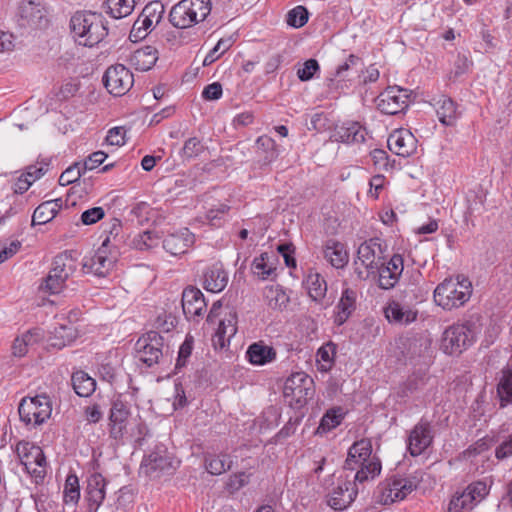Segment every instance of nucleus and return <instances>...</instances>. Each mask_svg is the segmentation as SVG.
I'll use <instances>...</instances> for the list:
<instances>
[{"label": "nucleus", "instance_id": "ddd939ff", "mask_svg": "<svg viewBox=\"0 0 512 512\" xmlns=\"http://www.w3.org/2000/svg\"><path fill=\"white\" fill-rule=\"evenodd\" d=\"M416 488L415 482L410 478L393 476L380 486V502L392 504L395 501L403 500Z\"/></svg>", "mask_w": 512, "mask_h": 512}, {"label": "nucleus", "instance_id": "7ed1b4c3", "mask_svg": "<svg viewBox=\"0 0 512 512\" xmlns=\"http://www.w3.org/2000/svg\"><path fill=\"white\" fill-rule=\"evenodd\" d=\"M480 316L473 315L463 323L448 327L442 338V348L446 354H460L473 344L480 333Z\"/></svg>", "mask_w": 512, "mask_h": 512}, {"label": "nucleus", "instance_id": "69168bd1", "mask_svg": "<svg viewBox=\"0 0 512 512\" xmlns=\"http://www.w3.org/2000/svg\"><path fill=\"white\" fill-rule=\"evenodd\" d=\"M79 89V85L76 81L70 80L61 85L58 92L56 93V97L59 100H67L70 97H73Z\"/></svg>", "mask_w": 512, "mask_h": 512}, {"label": "nucleus", "instance_id": "3c124183", "mask_svg": "<svg viewBox=\"0 0 512 512\" xmlns=\"http://www.w3.org/2000/svg\"><path fill=\"white\" fill-rule=\"evenodd\" d=\"M153 25L139 15L138 19L134 22L129 34V38L133 42L144 39Z\"/></svg>", "mask_w": 512, "mask_h": 512}, {"label": "nucleus", "instance_id": "680f3d73", "mask_svg": "<svg viewBox=\"0 0 512 512\" xmlns=\"http://www.w3.org/2000/svg\"><path fill=\"white\" fill-rule=\"evenodd\" d=\"M104 216L105 211L102 207H93L82 213L81 222L84 225H92L101 220Z\"/></svg>", "mask_w": 512, "mask_h": 512}, {"label": "nucleus", "instance_id": "393cba45", "mask_svg": "<svg viewBox=\"0 0 512 512\" xmlns=\"http://www.w3.org/2000/svg\"><path fill=\"white\" fill-rule=\"evenodd\" d=\"M385 317L390 323L408 325L417 319L418 311L409 305L391 301L384 309Z\"/></svg>", "mask_w": 512, "mask_h": 512}, {"label": "nucleus", "instance_id": "052dcab7", "mask_svg": "<svg viewBox=\"0 0 512 512\" xmlns=\"http://www.w3.org/2000/svg\"><path fill=\"white\" fill-rule=\"evenodd\" d=\"M380 269L382 270H388L390 272L391 276H394L395 278H399V276L403 272V258L399 254H395L391 257L389 262L386 266L384 264L380 266Z\"/></svg>", "mask_w": 512, "mask_h": 512}, {"label": "nucleus", "instance_id": "f257e3e1", "mask_svg": "<svg viewBox=\"0 0 512 512\" xmlns=\"http://www.w3.org/2000/svg\"><path fill=\"white\" fill-rule=\"evenodd\" d=\"M344 469L357 470L354 480L363 483L374 479L381 472V462L372 456V445L367 439L355 442L348 450Z\"/></svg>", "mask_w": 512, "mask_h": 512}, {"label": "nucleus", "instance_id": "0eeeda50", "mask_svg": "<svg viewBox=\"0 0 512 512\" xmlns=\"http://www.w3.org/2000/svg\"><path fill=\"white\" fill-rule=\"evenodd\" d=\"M384 250L380 238H371L363 242L357 250V260H355V273L360 279H367L375 274L379 267L383 265Z\"/></svg>", "mask_w": 512, "mask_h": 512}, {"label": "nucleus", "instance_id": "72a5a7b5", "mask_svg": "<svg viewBox=\"0 0 512 512\" xmlns=\"http://www.w3.org/2000/svg\"><path fill=\"white\" fill-rule=\"evenodd\" d=\"M77 329L72 325H60L54 328L49 338L50 346L62 349L77 338Z\"/></svg>", "mask_w": 512, "mask_h": 512}, {"label": "nucleus", "instance_id": "8fccbe9b", "mask_svg": "<svg viewBox=\"0 0 512 512\" xmlns=\"http://www.w3.org/2000/svg\"><path fill=\"white\" fill-rule=\"evenodd\" d=\"M308 16V10L304 6L299 5L287 13L286 22L291 27L300 28L307 23Z\"/></svg>", "mask_w": 512, "mask_h": 512}, {"label": "nucleus", "instance_id": "412c9836", "mask_svg": "<svg viewBox=\"0 0 512 512\" xmlns=\"http://www.w3.org/2000/svg\"><path fill=\"white\" fill-rule=\"evenodd\" d=\"M237 332V313L234 308H227L224 317L219 320L218 328L213 336L215 347L224 348Z\"/></svg>", "mask_w": 512, "mask_h": 512}, {"label": "nucleus", "instance_id": "a878e982", "mask_svg": "<svg viewBox=\"0 0 512 512\" xmlns=\"http://www.w3.org/2000/svg\"><path fill=\"white\" fill-rule=\"evenodd\" d=\"M129 414L130 411L127 403L123 402L121 399H116L112 402L109 419L111 422L110 434L113 438L117 439L122 437L125 427L124 424Z\"/></svg>", "mask_w": 512, "mask_h": 512}, {"label": "nucleus", "instance_id": "c756f323", "mask_svg": "<svg viewBox=\"0 0 512 512\" xmlns=\"http://www.w3.org/2000/svg\"><path fill=\"white\" fill-rule=\"evenodd\" d=\"M63 201L61 198L51 199L41 203L32 216V225H43L51 221L61 210Z\"/></svg>", "mask_w": 512, "mask_h": 512}, {"label": "nucleus", "instance_id": "9d476101", "mask_svg": "<svg viewBox=\"0 0 512 512\" xmlns=\"http://www.w3.org/2000/svg\"><path fill=\"white\" fill-rule=\"evenodd\" d=\"M16 453L21 464L25 467L36 483L42 481L46 475V457L42 449L27 441H21L16 446Z\"/></svg>", "mask_w": 512, "mask_h": 512}, {"label": "nucleus", "instance_id": "ea45409f", "mask_svg": "<svg viewBox=\"0 0 512 512\" xmlns=\"http://www.w3.org/2000/svg\"><path fill=\"white\" fill-rule=\"evenodd\" d=\"M257 148L264 154L263 163L270 164L279 156V150L277 148L274 139L267 135H263L256 140Z\"/></svg>", "mask_w": 512, "mask_h": 512}, {"label": "nucleus", "instance_id": "dca6fc26", "mask_svg": "<svg viewBox=\"0 0 512 512\" xmlns=\"http://www.w3.org/2000/svg\"><path fill=\"white\" fill-rule=\"evenodd\" d=\"M431 424L421 419L411 430L408 437V450L412 456L422 454L433 442Z\"/></svg>", "mask_w": 512, "mask_h": 512}, {"label": "nucleus", "instance_id": "5fc2aeb1", "mask_svg": "<svg viewBox=\"0 0 512 512\" xmlns=\"http://www.w3.org/2000/svg\"><path fill=\"white\" fill-rule=\"evenodd\" d=\"M84 171L81 168L80 163H74L68 167L59 177V184L61 186H67L79 180Z\"/></svg>", "mask_w": 512, "mask_h": 512}, {"label": "nucleus", "instance_id": "423d86ee", "mask_svg": "<svg viewBox=\"0 0 512 512\" xmlns=\"http://www.w3.org/2000/svg\"><path fill=\"white\" fill-rule=\"evenodd\" d=\"M472 293L471 283L467 279L455 281L446 279L434 290V301L445 310L458 308L466 303Z\"/></svg>", "mask_w": 512, "mask_h": 512}, {"label": "nucleus", "instance_id": "de8ad7c7", "mask_svg": "<svg viewBox=\"0 0 512 512\" xmlns=\"http://www.w3.org/2000/svg\"><path fill=\"white\" fill-rule=\"evenodd\" d=\"M165 12L164 5L160 1L149 2L142 10L140 16L144 21L150 22L152 25L158 24Z\"/></svg>", "mask_w": 512, "mask_h": 512}, {"label": "nucleus", "instance_id": "f3484780", "mask_svg": "<svg viewBox=\"0 0 512 512\" xmlns=\"http://www.w3.org/2000/svg\"><path fill=\"white\" fill-rule=\"evenodd\" d=\"M357 482L340 481L335 488L329 493L327 503L334 510L346 509L355 499L358 489Z\"/></svg>", "mask_w": 512, "mask_h": 512}, {"label": "nucleus", "instance_id": "0e129e2a", "mask_svg": "<svg viewBox=\"0 0 512 512\" xmlns=\"http://www.w3.org/2000/svg\"><path fill=\"white\" fill-rule=\"evenodd\" d=\"M107 158V154L103 151L93 152L81 165L82 170L85 172L87 170H93L101 165L104 160Z\"/></svg>", "mask_w": 512, "mask_h": 512}, {"label": "nucleus", "instance_id": "bb28decb", "mask_svg": "<svg viewBox=\"0 0 512 512\" xmlns=\"http://www.w3.org/2000/svg\"><path fill=\"white\" fill-rule=\"evenodd\" d=\"M366 134V129L359 122L349 121L336 129L335 136L343 143L353 144L363 143Z\"/></svg>", "mask_w": 512, "mask_h": 512}, {"label": "nucleus", "instance_id": "f704fd0d", "mask_svg": "<svg viewBox=\"0 0 512 512\" xmlns=\"http://www.w3.org/2000/svg\"><path fill=\"white\" fill-rule=\"evenodd\" d=\"M249 361L255 365H264L276 357L275 350L262 343H253L247 350Z\"/></svg>", "mask_w": 512, "mask_h": 512}, {"label": "nucleus", "instance_id": "c85d7f7f", "mask_svg": "<svg viewBox=\"0 0 512 512\" xmlns=\"http://www.w3.org/2000/svg\"><path fill=\"white\" fill-rule=\"evenodd\" d=\"M325 259L335 268H343L347 265L349 256L343 243L330 239L323 249Z\"/></svg>", "mask_w": 512, "mask_h": 512}, {"label": "nucleus", "instance_id": "6e6552de", "mask_svg": "<svg viewBox=\"0 0 512 512\" xmlns=\"http://www.w3.org/2000/svg\"><path fill=\"white\" fill-rule=\"evenodd\" d=\"M20 420L26 425H41L50 418L52 402L46 394L24 397L18 406Z\"/></svg>", "mask_w": 512, "mask_h": 512}, {"label": "nucleus", "instance_id": "a211bd4d", "mask_svg": "<svg viewBox=\"0 0 512 512\" xmlns=\"http://www.w3.org/2000/svg\"><path fill=\"white\" fill-rule=\"evenodd\" d=\"M389 149L398 156L408 157L417 149V139L406 129L393 131L387 140Z\"/></svg>", "mask_w": 512, "mask_h": 512}, {"label": "nucleus", "instance_id": "9b49d317", "mask_svg": "<svg viewBox=\"0 0 512 512\" xmlns=\"http://www.w3.org/2000/svg\"><path fill=\"white\" fill-rule=\"evenodd\" d=\"M163 345V337L156 331H149L135 344L136 358L151 367L163 356Z\"/></svg>", "mask_w": 512, "mask_h": 512}, {"label": "nucleus", "instance_id": "49530a36", "mask_svg": "<svg viewBox=\"0 0 512 512\" xmlns=\"http://www.w3.org/2000/svg\"><path fill=\"white\" fill-rule=\"evenodd\" d=\"M205 151V146L197 137L187 139L180 150V156L183 161H189L198 157Z\"/></svg>", "mask_w": 512, "mask_h": 512}, {"label": "nucleus", "instance_id": "4c0bfd02", "mask_svg": "<svg viewBox=\"0 0 512 512\" xmlns=\"http://www.w3.org/2000/svg\"><path fill=\"white\" fill-rule=\"evenodd\" d=\"M306 287H307L309 296L314 301H320L326 295V291H327L326 281L318 273H309L307 275Z\"/></svg>", "mask_w": 512, "mask_h": 512}, {"label": "nucleus", "instance_id": "2eb2a0df", "mask_svg": "<svg viewBox=\"0 0 512 512\" xmlns=\"http://www.w3.org/2000/svg\"><path fill=\"white\" fill-rule=\"evenodd\" d=\"M174 470L172 459L166 451H154L141 463L140 471L150 478H158L163 474H171Z\"/></svg>", "mask_w": 512, "mask_h": 512}, {"label": "nucleus", "instance_id": "864d4df0", "mask_svg": "<svg viewBox=\"0 0 512 512\" xmlns=\"http://www.w3.org/2000/svg\"><path fill=\"white\" fill-rule=\"evenodd\" d=\"M231 38L220 39L215 47L206 55L203 61L204 66H208L215 62L224 52L232 46Z\"/></svg>", "mask_w": 512, "mask_h": 512}, {"label": "nucleus", "instance_id": "6ab92c4d", "mask_svg": "<svg viewBox=\"0 0 512 512\" xmlns=\"http://www.w3.org/2000/svg\"><path fill=\"white\" fill-rule=\"evenodd\" d=\"M109 238H106L95 254L83 262V269L99 277H105L114 266V258L107 255L106 247Z\"/></svg>", "mask_w": 512, "mask_h": 512}, {"label": "nucleus", "instance_id": "a19ab883", "mask_svg": "<svg viewBox=\"0 0 512 512\" xmlns=\"http://www.w3.org/2000/svg\"><path fill=\"white\" fill-rule=\"evenodd\" d=\"M477 504L473 500V496L469 494V490L466 489L460 494L453 496L449 503V512H469Z\"/></svg>", "mask_w": 512, "mask_h": 512}, {"label": "nucleus", "instance_id": "6e6d98bb", "mask_svg": "<svg viewBox=\"0 0 512 512\" xmlns=\"http://www.w3.org/2000/svg\"><path fill=\"white\" fill-rule=\"evenodd\" d=\"M469 494L473 496L474 502L478 505L489 494V487L483 481H476L467 486Z\"/></svg>", "mask_w": 512, "mask_h": 512}, {"label": "nucleus", "instance_id": "39448f33", "mask_svg": "<svg viewBox=\"0 0 512 512\" xmlns=\"http://www.w3.org/2000/svg\"><path fill=\"white\" fill-rule=\"evenodd\" d=\"M210 11V0H181L172 7L169 21L174 27L185 29L205 20Z\"/></svg>", "mask_w": 512, "mask_h": 512}, {"label": "nucleus", "instance_id": "aec40b11", "mask_svg": "<svg viewBox=\"0 0 512 512\" xmlns=\"http://www.w3.org/2000/svg\"><path fill=\"white\" fill-rule=\"evenodd\" d=\"M20 25L23 27L43 28L47 25L45 8L35 1L23 2L19 8Z\"/></svg>", "mask_w": 512, "mask_h": 512}, {"label": "nucleus", "instance_id": "c03bdc74", "mask_svg": "<svg viewBox=\"0 0 512 512\" xmlns=\"http://www.w3.org/2000/svg\"><path fill=\"white\" fill-rule=\"evenodd\" d=\"M80 499V487L78 477L74 474L67 476L63 491V500L66 505L75 506Z\"/></svg>", "mask_w": 512, "mask_h": 512}, {"label": "nucleus", "instance_id": "e433bc0d", "mask_svg": "<svg viewBox=\"0 0 512 512\" xmlns=\"http://www.w3.org/2000/svg\"><path fill=\"white\" fill-rule=\"evenodd\" d=\"M204 464L208 473L221 475L231 468L232 461L227 454H206Z\"/></svg>", "mask_w": 512, "mask_h": 512}, {"label": "nucleus", "instance_id": "13d9d810", "mask_svg": "<svg viewBox=\"0 0 512 512\" xmlns=\"http://www.w3.org/2000/svg\"><path fill=\"white\" fill-rule=\"evenodd\" d=\"M319 70V64L315 59H308L303 66L298 69L297 76L301 81H309Z\"/></svg>", "mask_w": 512, "mask_h": 512}, {"label": "nucleus", "instance_id": "bf43d9fd", "mask_svg": "<svg viewBox=\"0 0 512 512\" xmlns=\"http://www.w3.org/2000/svg\"><path fill=\"white\" fill-rule=\"evenodd\" d=\"M33 334L29 331L25 333L21 338H16L12 352L14 356L22 357L27 353V347L32 344Z\"/></svg>", "mask_w": 512, "mask_h": 512}, {"label": "nucleus", "instance_id": "2f4dec72", "mask_svg": "<svg viewBox=\"0 0 512 512\" xmlns=\"http://www.w3.org/2000/svg\"><path fill=\"white\" fill-rule=\"evenodd\" d=\"M497 396L501 408L512 404V361L502 370L497 384Z\"/></svg>", "mask_w": 512, "mask_h": 512}, {"label": "nucleus", "instance_id": "09e8293b", "mask_svg": "<svg viewBox=\"0 0 512 512\" xmlns=\"http://www.w3.org/2000/svg\"><path fill=\"white\" fill-rule=\"evenodd\" d=\"M340 410V408L328 410L322 417L320 424L317 428V432L326 433L340 425L343 418L342 415L339 413Z\"/></svg>", "mask_w": 512, "mask_h": 512}, {"label": "nucleus", "instance_id": "37998d69", "mask_svg": "<svg viewBox=\"0 0 512 512\" xmlns=\"http://www.w3.org/2000/svg\"><path fill=\"white\" fill-rule=\"evenodd\" d=\"M264 296L267 305L272 309H282L289 301V297L279 286L266 287Z\"/></svg>", "mask_w": 512, "mask_h": 512}, {"label": "nucleus", "instance_id": "5701e85b", "mask_svg": "<svg viewBox=\"0 0 512 512\" xmlns=\"http://www.w3.org/2000/svg\"><path fill=\"white\" fill-rule=\"evenodd\" d=\"M207 304L203 293L196 287H187L182 293V308L187 318L201 316Z\"/></svg>", "mask_w": 512, "mask_h": 512}, {"label": "nucleus", "instance_id": "58836bf2", "mask_svg": "<svg viewBox=\"0 0 512 512\" xmlns=\"http://www.w3.org/2000/svg\"><path fill=\"white\" fill-rule=\"evenodd\" d=\"M436 112L439 121L446 126H452L458 116L456 104L450 98H444L441 100Z\"/></svg>", "mask_w": 512, "mask_h": 512}, {"label": "nucleus", "instance_id": "20e7f679", "mask_svg": "<svg viewBox=\"0 0 512 512\" xmlns=\"http://www.w3.org/2000/svg\"><path fill=\"white\" fill-rule=\"evenodd\" d=\"M77 270V260L72 251L57 255L48 275L43 278L39 290L48 294H59L66 287V282Z\"/></svg>", "mask_w": 512, "mask_h": 512}, {"label": "nucleus", "instance_id": "e2e57ef3", "mask_svg": "<svg viewBox=\"0 0 512 512\" xmlns=\"http://www.w3.org/2000/svg\"><path fill=\"white\" fill-rule=\"evenodd\" d=\"M472 62L467 56L458 54L454 61V69L451 71L453 77L457 78L467 73L470 69Z\"/></svg>", "mask_w": 512, "mask_h": 512}, {"label": "nucleus", "instance_id": "4d7b16f0", "mask_svg": "<svg viewBox=\"0 0 512 512\" xmlns=\"http://www.w3.org/2000/svg\"><path fill=\"white\" fill-rule=\"evenodd\" d=\"M249 483V475L245 472H240L231 475L226 483V488L230 493L239 491L241 488Z\"/></svg>", "mask_w": 512, "mask_h": 512}, {"label": "nucleus", "instance_id": "603ef678", "mask_svg": "<svg viewBox=\"0 0 512 512\" xmlns=\"http://www.w3.org/2000/svg\"><path fill=\"white\" fill-rule=\"evenodd\" d=\"M423 386V378L411 376L406 380V382L399 386L397 394L399 397L405 398L412 395L413 393L421 389Z\"/></svg>", "mask_w": 512, "mask_h": 512}, {"label": "nucleus", "instance_id": "774afa93", "mask_svg": "<svg viewBox=\"0 0 512 512\" xmlns=\"http://www.w3.org/2000/svg\"><path fill=\"white\" fill-rule=\"evenodd\" d=\"M125 133L123 127H114L109 130L106 141L110 145L121 146L125 144Z\"/></svg>", "mask_w": 512, "mask_h": 512}, {"label": "nucleus", "instance_id": "338daca9", "mask_svg": "<svg viewBox=\"0 0 512 512\" xmlns=\"http://www.w3.org/2000/svg\"><path fill=\"white\" fill-rule=\"evenodd\" d=\"M229 209V206L225 204H220L216 209H210L206 213V219L209 221L211 225L220 226V220L222 219V216L225 215Z\"/></svg>", "mask_w": 512, "mask_h": 512}, {"label": "nucleus", "instance_id": "4be33fe9", "mask_svg": "<svg viewBox=\"0 0 512 512\" xmlns=\"http://www.w3.org/2000/svg\"><path fill=\"white\" fill-rule=\"evenodd\" d=\"M106 480L100 473H93L87 479L86 500L89 512H97L106 495Z\"/></svg>", "mask_w": 512, "mask_h": 512}, {"label": "nucleus", "instance_id": "79ce46f5", "mask_svg": "<svg viewBox=\"0 0 512 512\" xmlns=\"http://www.w3.org/2000/svg\"><path fill=\"white\" fill-rule=\"evenodd\" d=\"M135 0H107L108 13L115 19L124 18L132 13Z\"/></svg>", "mask_w": 512, "mask_h": 512}, {"label": "nucleus", "instance_id": "4468645a", "mask_svg": "<svg viewBox=\"0 0 512 512\" xmlns=\"http://www.w3.org/2000/svg\"><path fill=\"white\" fill-rule=\"evenodd\" d=\"M408 91L398 86L388 87L378 96L377 107L387 115H395L404 111L409 105Z\"/></svg>", "mask_w": 512, "mask_h": 512}, {"label": "nucleus", "instance_id": "b1692460", "mask_svg": "<svg viewBox=\"0 0 512 512\" xmlns=\"http://www.w3.org/2000/svg\"><path fill=\"white\" fill-rule=\"evenodd\" d=\"M194 235L189 229L184 228L178 232L169 234L163 240V248L173 256L184 254L194 243Z\"/></svg>", "mask_w": 512, "mask_h": 512}, {"label": "nucleus", "instance_id": "cd10ccee", "mask_svg": "<svg viewBox=\"0 0 512 512\" xmlns=\"http://www.w3.org/2000/svg\"><path fill=\"white\" fill-rule=\"evenodd\" d=\"M158 51L152 46H145L137 49L129 58L132 67L139 71H148L156 63Z\"/></svg>", "mask_w": 512, "mask_h": 512}, {"label": "nucleus", "instance_id": "f03ea898", "mask_svg": "<svg viewBox=\"0 0 512 512\" xmlns=\"http://www.w3.org/2000/svg\"><path fill=\"white\" fill-rule=\"evenodd\" d=\"M70 28L78 44L93 47L108 35L107 21L98 13L77 12L70 20Z\"/></svg>", "mask_w": 512, "mask_h": 512}, {"label": "nucleus", "instance_id": "473e14b6", "mask_svg": "<svg viewBox=\"0 0 512 512\" xmlns=\"http://www.w3.org/2000/svg\"><path fill=\"white\" fill-rule=\"evenodd\" d=\"M356 292L350 288L343 290L340 301L337 305L338 312L335 316V323L340 326L344 324L355 309Z\"/></svg>", "mask_w": 512, "mask_h": 512}, {"label": "nucleus", "instance_id": "a18cd8bd", "mask_svg": "<svg viewBox=\"0 0 512 512\" xmlns=\"http://www.w3.org/2000/svg\"><path fill=\"white\" fill-rule=\"evenodd\" d=\"M268 253H262L260 257L254 259L252 263V271L259 279L266 280L275 272V267L268 264Z\"/></svg>", "mask_w": 512, "mask_h": 512}, {"label": "nucleus", "instance_id": "c9c22d12", "mask_svg": "<svg viewBox=\"0 0 512 512\" xmlns=\"http://www.w3.org/2000/svg\"><path fill=\"white\" fill-rule=\"evenodd\" d=\"M71 382L75 393L80 397H89L96 389V381L84 371L73 373Z\"/></svg>", "mask_w": 512, "mask_h": 512}, {"label": "nucleus", "instance_id": "f8f14e48", "mask_svg": "<svg viewBox=\"0 0 512 512\" xmlns=\"http://www.w3.org/2000/svg\"><path fill=\"white\" fill-rule=\"evenodd\" d=\"M103 83L110 94L123 96L132 88L134 78L128 68L122 64H116L106 70Z\"/></svg>", "mask_w": 512, "mask_h": 512}, {"label": "nucleus", "instance_id": "1a4fd4ad", "mask_svg": "<svg viewBox=\"0 0 512 512\" xmlns=\"http://www.w3.org/2000/svg\"><path fill=\"white\" fill-rule=\"evenodd\" d=\"M314 381L304 373H296L287 378L283 395L289 405L299 409L314 396Z\"/></svg>", "mask_w": 512, "mask_h": 512}, {"label": "nucleus", "instance_id": "7c9ffc66", "mask_svg": "<svg viewBox=\"0 0 512 512\" xmlns=\"http://www.w3.org/2000/svg\"><path fill=\"white\" fill-rule=\"evenodd\" d=\"M228 283V274L221 266H213L204 273L203 286L212 293H219Z\"/></svg>", "mask_w": 512, "mask_h": 512}]
</instances>
